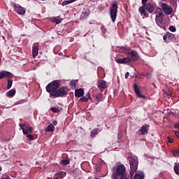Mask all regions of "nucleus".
<instances>
[{
  "label": "nucleus",
  "instance_id": "nucleus-1",
  "mask_svg": "<svg viewBox=\"0 0 179 179\" xmlns=\"http://www.w3.org/2000/svg\"><path fill=\"white\" fill-rule=\"evenodd\" d=\"M112 179H118V177H124L125 178L129 179V176L127 174V171L124 164H120L117 166H114L112 169Z\"/></svg>",
  "mask_w": 179,
  "mask_h": 179
},
{
  "label": "nucleus",
  "instance_id": "nucleus-2",
  "mask_svg": "<svg viewBox=\"0 0 179 179\" xmlns=\"http://www.w3.org/2000/svg\"><path fill=\"white\" fill-rule=\"evenodd\" d=\"M119 52L122 54H127V55L131 56V59L133 61H138L139 56H138V52L135 50H131L129 48L120 47L119 48Z\"/></svg>",
  "mask_w": 179,
  "mask_h": 179
},
{
  "label": "nucleus",
  "instance_id": "nucleus-3",
  "mask_svg": "<svg viewBox=\"0 0 179 179\" xmlns=\"http://www.w3.org/2000/svg\"><path fill=\"white\" fill-rule=\"evenodd\" d=\"M118 13V1H114L110 8V19L113 23L115 22L117 20V13Z\"/></svg>",
  "mask_w": 179,
  "mask_h": 179
},
{
  "label": "nucleus",
  "instance_id": "nucleus-4",
  "mask_svg": "<svg viewBox=\"0 0 179 179\" xmlns=\"http://www.w3.org/2000/svg\"><path fill=\"white\" fill-rule=\"evenodd\" d=\"M138 158L136 157H131L129 159L130 164V176L134 177V174H135V171L138 170Z\"/></svg>",
  "mask_w": 179,
  "mask_h": 179
},
{
  "label": "nucleus",
  "instance_id": "nucleus-5",
  "mask_svg": "<svg viewBox=\"0 0 179 179\" xmlns=\"http://www.w3.org/2000/svg\"><path fill=\"white\" fill-rule=\"evenodd\" d=\"M66 94H68V87H61L55 93H50V96H52V97H62L66 96Z\"/></svg>",
  "mask_w": 179,
  "mask_h": 179
},
{
  "label": "nucleus",
  "instance_id": "nucleus-6",
  "mask_svg": "<svg viewBox=\"0 0 179 179\" xmlns=\"http://www.w3.org/2000/svg\"><path fill=\"white\" fill-rule=\"evenodd\" d=\"M58 87H59V81H58V80H56L50 83L46 86V91L48 92V93H55V92H57Z\"/></svg>",
  "mask_w": 179,
  "mask_h": 179
},
{
  "label": "nucleus",
  "instance_id": "nucleus-7",
  "mask_svg": "<svg viewBox=\"0 0 179 179\" xmlns=\"http://www.w3.org/2000/svg\"><path fill=\"white\" fill-rule=\"evenodd\" d=\"M19 127L22 130L24 135H27L30 134L31 131H33V127H31V126H30V124H29L28 123H24L23 124H20Z\"/></svg>",
  "mask_w": 179,
  "mask_h": 179
},
{
  "label": "nucleus",
  "instance_id": "nucleus-8",
  "mask_svg": "<svg viewBox=\"0 0 179 179\" xmlns=\"http://www.w3.org/2000/svg\"><path fill=\"white\" fill-rule=\"evenodd\" d=\"M161 8L166 15H171L173 13V7L166 3H161Z\"/></svg>",
  "mask_w": 179,
  "mask_h": 179
},
{
  "label": "nucleus",
  "instance_id": "nucleus-9",
  "mask_svg": "<svg viewBox=\"0 0 179 179\" xmlns=\"http://www.w3.org/2000/svg\"><path fill=\"white\" fill-rule=\"evenodd\" d=\"M143 7L145 10H148L149 13H153V12H155V8H156L153 2L147 3L145 6H143Z\"/></svg>",
  "mask_w": 179,
  "mask_h": 179
},
{
  "label": "nucleus",
  "instance_id": "nucleus-10",
  "mask_svg": "<svg viewBox=\"0 0 179 179\" xmlns=\"http://www.w3.org/2000/svg\"><path fill=\"white\" fill-rule=\"evenodd\" d=\"M149 126L148 124H144L143 125L140 129L138 130V134L140 135H148V132L149 131Z\"/></svg>",
  "mask_w": 179,
  "mask_h": 179
},
{
  "label": "nucleus",
  "instance_id": "nucleus-11",
  "mask_svg": "<svg viewBox=\"0 0 179 179\" xmlns=\"http://www.w3.org/2000/svg\"><path fill=\"white\" fill-rule=\"evenodd\" d=\"M164 41L165 43H171L173 41V39L174 38V34L167 32L163 37Z\"/></svg>",
  "mask_w": 179,
  "mask_h": 179
},
{
  "label": "nucleus",
  "instance_id": "nucleus-12",
  "mask_svg": "<svg viewBox=\"0 0 179 179\" xmlns=\"http://www.w3.org/2000/svg\"><path fill=\"white\" fill-rule=\"evenodd\" d=\"M98 83V89H99L100 91L104 92V90L107 89V82L105 80H99Z\"/></svg>",
  "mask_w": 179,
  "mask_h": 179
},
{
  "label": "nucleus",
  "instance_id": "nucleus-13",
  "mask_svg": "<svg viewBox=\"0 0 179 179\" xmlns=\"http://www.w3.org/2000/svg\"><path fill=\"white\" fill-rule=\"evenodd\" d=\"M131 59L129 56L127 57H124L122 59H116L115 62L117 64H129V62H131Z\"/></svg>",
  "mask_w": 179,
  "mask_h": 179
},
{
  "label": "nucleus",
  "instance_id": "nucleus-14",
  "mask_svg": "<svg viewBox=\"0 0 179 179\" xmlns=\"http://www.w3.org/2000/svg\"><path fill=\"white\" fill-rule=\"evenodd\" d=\"M3 78H13V74L9 71H2L0 72V79H3Z\"/></svg>",
  "mask_w": 179,
  "mask_h": 179
},
{
  "label": "nucleus",
  "instance_id": "nucleus-15",
  "mask_svg": "<svg viewBox=\"0 0 179 179\" xmlns=\"http://www.w3.org/2000/svg\"><path fill=\"white\" fill-rule=\"evenodd\" d=\"M16 12L18 15H24L26 13V10L20 6L19 4H14Z\"/></svg>",
  "mask_w": 179,
  "mask_h": 179
},
{
  "label": "nucleus",
  "instance_id": "nucleus-16",
  "mask_svg": "<svg viewBox=\"0 0 179 179\" xmlns=\"http://www.w3.org/2000/svg\"><path fill=\"white\" fill-rule=\"evenodd\" d=\"M38 55V43H34L32 47V57L36 58Z\"/></svg>",
  "mask_w": 179,
  "mask_h": 179
},
{
  "label": "nucleus",
  "instance_id": "nucleus-17",
  "mask_svg": "<svg viewBox=\"0 0 179 179\" xmlns=\"http://www.w3.org/2000/svg\"><path fill=\"white\" fill-rule=\"evenodd\" d=\"M134 89L135 93H136L137 97H138V99H145V96L141 94V91L139 90V87H138V85L136 84L134 85Z\"/></svg>",
  "mask_w": 179,
  "mask_h": 179
},
{
  "label": "nucleus",
  "instance_id": "nucleus-18",
  "mask_svg": "<svg viewBox=\"0 0 179 179\" xmlns=\"http://www.w3.org/2000/svg\"><path fill=\"white\" fill-rule=\"evenodd\" d=\"M50 21L52 23H56V24H59V23H62V18H61V17L57 16V17H52L50 18Z\"/></svg>",
  "mask_w": 179,
  "mask_h": 179
},
{
  "label": "nucleus",
  "instance_id": "nucleus-19",
  "mask_svg": "<svg viewBox=\"0 0 179 179\" xmlns=\"http://www.w3.org/2000/svg\"><path fill=\"white\" fill-rule=\"evenodd\" d=\"M145 8L141 6L138 9L141 15L143 16V17H149V14H148V13H146V11L145 10Z\"/></svg>",
  "mask_w": 179,
  "mask_h": 179
},
{
  "label": "nucleus",
  "instance_id": "nucleus-20",
  "mask_svg": "<svg viewBox=\"0 0 179 179\" xmlns=\"http://www.w3.org/2000/svg\"><path fill=\"white\" fill-rule=\"evenodd\" d=\"M155 22L159 27H163V17H155Z\"/></svg>",
  "mask_w": 179,
  "mask_h": 179
},
{
  "label": "nucleus",
  "instance_id": "nucleus-21",
  "mask_svg": "<svg viewBox=\"0 0 179 179\" xmlns=\"http://www.w3.org/2000/svg\"><path fill=\"white\" fill-rule=\"evenodd\" d=\"M83 94H85V92L82 90V88L75 90L76 97H82Z\"/></svg>",
  "mask_w": 179,
  "mask_h": 179
},
{
  "label": "nucleus",
  "instance_id": "nucleus-22",
  "mask_svg": "<svg viewBox=\"0 0 179 179\" xmlns=\"http://www.w3.org/2000/svg\"><path fill=\"white\" fill-rule=\"evenodd\" d=\"M155 13L156 15L155 17H163V11H162V8H157L155 10Z\"/></svg>",
  "mask_w": 179,
  "mask_h": 179
},
{
  "label": "nucleus",
  "instance_id": "nucleus-23",
  "mask_svg": "<svg viewBox=\"0 0 179 179\" xmlns=\"http://www.w3.org/2000/svg\"><path fill=\"white\" fill-rule=\"evenodd\" d=\"M45 131H47L48 132H54V131H55V127H54V124H49Z\"/></svg>",
  "mask_w": 179,
  "mask_h": 179
},
{
  "label": "nucleus",
  "instance_id": "nucleus-24",
  "mask_svg": "<svg viewBox=\"0 0 179 179\" xmlns=\"http://www.w3.org/2000/svg\"><path fill=\"white\" fill-rule=\"evenodd\" d=\"M145 178V174L142 172H138L134 176V179H143Z\"/></svg>",
  "mask_w": 179,
  "mask_h": 179
},
{
  "label": "nucleus",
  "instance_id": "nucleus-25",
  "mask_svg": "<svg viewBox=\"0 0 179 179\" xmlns=\"http://www.w3.org/2000/svg\"><path fill=\"white\" fill-rule=\"evenodd\" d=\"M7 96L8 97H13L15 94H16V90H10L7 92Z\"/></svg>",
  "mask_w": 179,
  "mask_h": 179
},
{
  "label": "nucleus",
  "instance_id": "nucleus-26",
  "mask_svg": "<svg viewBox=\"0 0 179 179\" xmlns=\"http://www.w3.org/2000/svg\"><path fill=\"white\" fill-rule=\"evenodd\" d=\"M76 0H67V1H64L62 3V6H65L66 5H69V3H73V2H75Z\"/></svg>",
  "mask_w": 179,
  "mask_h": 179
},
{
  "label": "nucleus",
  "instance_id": "nucleus-27",
  "mask_svg": "<svg viewBox=\"0 0 179 179\" xmlns=\"http://www.w3.org/2000/svg\"><path fill=\"white\" fill-rule=\"evenodd\" d=\"M97 134H99V129H94V130H92L91 131V137L92 138H94V136H96V135H97Z\"/></svg>",
  "mask_w": 179,
  "mask_h": 179
},
{
  "label": "nucleus",
  "instance_id": "nucleus-28",
  "mask_svg": "<svg viewBox=\"0 0 179 179\" xmlns=\"http://www.w3.org/2000/svg\"><path fill=\"white\" fill-rule=\"evenodd\" d=\"M164 97H168V99H170L171 97V91L170 90L165 91L164 92Z\"/></svg>",
  "mask_w": 179,
  "mask_h": 179
},
{
  "label": "nucleus",
  "instance_id": "nucleus-29",
  "mask_svg": "<svg viewBox=\"0 0 179 179\" xmlns=\"http://www.w3.org/2000/svg\"><path fill=\"white\" fill-rule=\"evenodd\" d=\"M173 169H174V171H175L176 174L179 176V163L175 164Z\"/></svg>",
  "mask_w": 179,
  "mask_h": 179
},
{
  "label": "nucleus",
  "instance_id": "nucleus-30",
  "mask_svg": "<svg viewBox=\"0 0 179 179\" xmlns=\"http://www.w3.org/2000/svg\"><path fill=\"white\" fill-rule=\"evenodd\" d=\"M103 94H96V99L98 101H103Z\"/></svg>",
  "mask_w": 179,
  "mask_h": 179
},
{
  "label": "nucleus",
  "instance_id": "nucleus-31",
  "mask_svg": "<svg viewBox=\"0 0 179 179\" xmlns=\"http://www.w3.org/2000/svg\"><path fill=\"white\" fill-rule=\"evenodd\" d=\"M66 173L64 171H60L59 173H57V176L58 177V178H62L64 177V176H66Z\"/></svg>",
  "mask_w": 179,
  "mask_h": 179
},
{
  "label": "nucleus",
  "instance_id": "nucleus-32",
  "mask_svg": "<svg viewBox=\"0 0 179 179\" xmlns=\"http://www.w3.org/2000/svg\"><path fill=\"white\" fill-rule=\"evenodd\" d=\"M13 83V81L11 79L8 80V85H7L8 90H9V89H10V87H12Z\"/></svg>",
  "mask_w": 179,
  "mask_h": 179
},
{
  "label": "nucleus",
  "instance_id": "nucleus-33",
  "mask_svg": "<svg viewBox=\"0 0 179 179\" xmlns=\"http://www.w3.org/2000/svg\"><path fill=\"white\" fill-rule=\"evenodd\" d=\"M173 156L174 157H179V150H174L172 151Z\"/></svg>",
  "mask_w": 179,
  "mask_h": 179
},
{
  "label": "nucleus",
  "instance_id": "nucleus-34",
  "mask_svg": "<svg viewBox=\"0 0 179 179\" xmlns=\"http://www.w3.org/2000/svg\"><path fill=\"white\" fill-rule=\"evenodd\" d=\"M51 111H52V113H59V111H61L59 110V108H57V107H52L50 108Z\"/></svg>",
  "mask_w": 179,
  "mask_h": 179
},
{
  "label": "nucleus",
  "instance_id": "nucleus-35",
  "mask_svg": "<svg viewBox=\"0 0 179 179\" xmlns=\"http://www.w3.org/2000/svg\"><path fill=\"white\" fill-rule=\"evenodd\" d=\"M87 16H89V15L86 14L85 13H83L81 15L82 20H86V19H87Z\"/></svg>",
  "mask_w": 179,
  "mask_h": 179
},
{
  "label": "nucleus",
  "instance_id": "nucleus-36",
  "mask_svg": "<svg viewBox=\"0 0 179 179\" xmlns=\"http://www.w3.org/2000/svg\"><path fill=\"white\" fill-rule=\"evenodd\" d=\"M27 138L28 141H33L34 139V136H33L31 134H29L27 136Z\"/></svg>",
  "mask_w": 179,
  "mask_h": 179
},
{
  "label": "nucleus",
  "instance_id": "nucleus-37",
  "mask_svg": "<svg viewBox=\"0 0 179 179\" xmlns=\"http://www.w3.org/2000/svg\"><path fill=\"white\" fill-rule=\"evenodd\" d=\"M62 164H65L66 166L67 164H69V159H62Z\"/></svg>",
  "mask_w": 179,
  "mask_h": 179
},
{
  "label": "nucleus",
  "instance_id": "nucleus-38",
  "mask_svg": "<svg viewBox=\"0 0 179 179\" xmlns=\"http://www.w3.org/2000/svg\"><path fill=\"white\" fill-rule=\"evenodd\" d=\"M70 85H71V86H73V87H76V83L75 80H71L70 82Z\"/></svg>",
  "mask_w": 179,
  "mask_h": 179
},
{
  "label": "nucleus",
  "instance_id": "nucleus-39",
  "mask_svg": "<svg viewBox=\"0 0 179 179\" xmlns=\"http://www.w3.org/2000/svg\"><path fill=\"white\" fill-rule=\"evenodd\" d=\"M81 101H87L89 100V98L87 96H83L80 99Z\"/></svg>",
  "mask_w": 179,
  "mask_h": 179
},
{
  "label": "nucleus",
  "instance_id": "nucleus-40",
  "mask_svg": "<svg viewBox=\"0 0 179 179\" xmlns=\"http://www.w3.org/2000/svg\"><path fill=\"white\" fill-rule=\"evenodd\" d=\"M167 140L169 143H173V142H174V139L170 138V136H167Z\"/></svg>",
  "mask_w": 179,
  "mask_h": 179
},
{
  "label": "nucleus",
  "instance_id": "nucleus-41",
  "mask_svg": "<svg viewBox=\"0 0 179 179\" xmlns=\"http://www.w3.org/2000/svg\"><path fill=\"white\" fill-rule=\"evenodd\" d=\"M169 30L170 31H172L173 33H174V31H176V27L171 26V27H169Z\"/></svg>",
  "mask_w": 179,
  "mask_h": 179
},
{
  "label": "nucleus",
  "instance_id": "nucleus-42",
  "mask_svg": "<svg viewBox=\"0 0 179 179\" xmlns=\"http://www.w3.org/2000/svg\"><path fill=\"white\" fill-rule=\"evenodd\" d=\"M146 2H148V0H142L143 6H144L145 5H146Z\"/></svg>",
  "mask_w": 179,
  "mask_h": 179
},
{
  "label": "nucleus",
  "instance_id": "nucleus-43",
  "mask_svg": "<svg viewBox=\"0 0 179 179\" xmlns=\"http://www.w3.org/2000/svg\"><path fill=\"white\" fill-rule=\"evenodd\" d=\"M129 76V72H127L126 73H125V76H124V78H125V79H128V77Z\"/></svg>",
  "mask_w": 179,
  "mask_h": 179
},
{
  "label": "nucleus",
  "instance_id": "nucleus-44",
  "mask_svg": "<svg viewBox=\"0 0 179 179\" xmlns=\"http://www.w3.org/2000/svg\"><path fill=\"white\" fill-rule=\"evenodd\" d=\"M174 127H175V128H176V129H179V122L175 124Z\"/></svg>",
  "mask_w": 179,
  "mask_h": 179
},
{
  "label": "nucleus",
  "instance_id": "nucleus-45",
  "mask_svg": "<svg viewBox=\"0 0 179 179\" xmlns=\"http://www.w3.org/2000/svg\"><path fill=\"white\" fill-rule=\"evenodd\" d=\"M174 134H175L176 136L179 138V131H174Z\"/></svg>",
  "mask_w": 179,
  "mask_h": 179
},
{
  "label": "nucleus",
  "instance_id": "nucleus-46",
  "mask_svg": "<svg viewBox=\"0 0 179 179\" xmlns=\"http://www.w3.org/2000/svg\"><path fill=\"white\" fill-rule=\"evenodd\" d=\"M85 96L87 97L88 99H90V93L87 92Z\"/></svg>",
  "mask_w": 179,
  "mask_h": 179
},
{
  "label": "nucleus",
  "instance_id": "nucleus-47",
  "mask_svg": "<svg viewBox=\"0 0 179 179\" xmlns=\"http://www.w3.org/2000/svg\"><path fill=\"white\" fill-rule=\"evenodd\" d=\"M23 103V101H19L16 102V104H22Z\"/></svg>",
  "mask_w": 179,
  "mask_h": 179
},
{
  "label": "nucleus",
  "instance_id": "nucleus-48",
  "mask_svg": "<svg viewBox=\"0 0 179 179\" xmlns=\"http://www.w3.org/2000/svg\"><path fill=\"white\" fill-rule=\"evenodd\" d=\"M52 123H53V125H57L58 124V122L56 120H54Z\"/></svg>",
  "mask_w": 179,
  "mask_h": 179
},
{
  "label": "nucleus",
  "instance_id": "nucleus-49",
  "mask_svg": "<svg viewBox=\"0 0 179 179\" xmlns=\"http://www.w3.org/2000/svg\"><path fill=\"white\" fill-rule=\"evenodd\" d=\"M0 171H2V167L0 166Z\"/></svg>",
  "mask_w": 179,
  "mask_h": 179
},
{
  "label": "nucleus",
  "instance_id": "nucleus-50",
  "mask_svg": "<svg viewBox=\"0 0 179 179\" xmlns=\"http://www.w3.org/2000/svg\"><path fill=\"white\" fill-rule=\"evenodd\" d=\"M101 10H103V8H101Z\"/></svg>",
  "mask_w": 179,
  "mask_h": 179
},
{
  "label": "nucleus",
  "instance_id": "nucleus-51",
  "mask_svg": "<svg viewBox=\"0 0 179 179\" xmlns=\"http://www.w3.org/2000/svg\"><path fill=\"white\" fill-rule=\"evenodd\" d=\"M162 1H166V0H162Z\"/></svg>",
  "mask_w": 179,
  "mask_h": 179
},
{
  "label": "nucleus",
  "instance_id": "nucleus-52",
  "mask_svg": "<svg viewBox=\"0 0 179 179\" xmlns=\"http://www.w3.org/2000/svg\"><path fill=\"white\" fill-rule=\"evenodd\" d=\"M0 62H1V58H0Z\"/></svg>",
  "mask_w": 179,
  "mask_h": 179
}]
</instances>
